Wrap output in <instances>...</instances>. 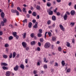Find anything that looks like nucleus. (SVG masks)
Returning <instances> with one entry per match:
<instances>
[{"mask_svg": "<svg viewBox=\"0 0 76 76\" xmlns=\"http://www.w3.org/2000/svg\"><path fill=\"white\" fill-rule=\"evenodd\" d=\"M72 43H75V39H72Z\"/></svg>", "mask_w": 76, "mask_h": 76, "instance_id": "nucleus-62", "label": "nucleus"}, {"mask_svg": "<svg viewBox=\"0 0 76 76\" xmlns=\"http://www.w3.org/2000/svg\"><path fill=\"white\" fill-rule=\"evenodd\" d=\"M1 65L2 66H7V64H6V63L2 62L1 63Z\"/></svg>", "mask_w": 76, "mask_h": 76, "instance_id": "nucleus-12", "label": "nucleus"}, {"mask_svg": "<svg viewBox=\"0 0 76 76\" xmlns=\"http://www.w3.org/2000/svg\"><path fill=\"white\" fill-rule=\"evenodd\" d=\"M25 22L26 23V22H27V20L26 19H25V20H23V23H25Z\"/></svg>", "mask_w": 76, "mask_h": 76, "instance_id": "nucleus-54", "label": "nucleus"}, {"mask_svg": "<svg viewBox=\"0 0 76 76\" xmlns=\"http://www.w3.org/2000/svg\"><path fill=\"white\" fill-rule=\"evenodd\" d=\"M23 37V38H25V37H26V33H23V34H22Z\"/></svg>", "mask_w": 76, "mask_h": 76, "instance_id": "nucleus-24", "label": "nucleus"}, {"mask_svg": "<svg viewBox=\"0 0 76 76\" xmlns=\"http://www.w3.org/2000/svg\"><path fill=\"white\" fill-rule=\"evenodd\" d=\"M3 57L4 58H7V55H3Z\"/></svg>", "mask_w": 76, "mask_h": 76, "instance_id": "nucleus-25", "label": "nucleus"}, {"mask_svg": "<svg viewBox=\"0 0 76 76\" xmlns=\"http://www.w3.org/2000/svg\"><path fill=\"white\" fill-rule=\"evenodd\" d=\"M9 39L10 40H11L12 39H13V37L11 36L9 37Z\"/></svg>", "mask_w": 76, "mask_h": 76, "instance_id": "nucleus-36", "label": "nucleus"}, {"mask_svg": "<svg viewBox=\"0 0 76 76\" xmlns=\"http://www.w3.org/2000/svg\"><path fill=\"white\" fill-rule=\"evenodd\" d=\"M22 44L24 48H26V42H22Z\"/></svg>", "mask_w": 76, "mask_h": 76, "instance_id": "nucleus-4", "label": "nucleus"}, {"mask_svg": "<svg viewBox=\"0 0 76 76\" xmlns=\"http://www.w3.org/2000/svg\"><path fill=\"white\" fill-rule=\"evenodd\" d=\"M19 66L16 65L15 67L14 68V70L15 71H17L19 69Z\"/></svg>", "mask_w": 76, "mask_h": 76, "instance_id": "nucleus-2", "label": "nucleus"}, {"mask_svg": "<svg viewBox=\"0 0 76 76\" xmlns=\"http://www.w3.org/2000/svg\"><path fill=\"white\" fill-rule=\"evenodd\" d=\"M13 6H14V4H13V3H12L11 4V7L13 8Z\"/></svg>", "mask_w": 76, "mask_h": 76, "instance_id": "nucleus-59", "label": "nucleus"}, {"mask_svg": "<svg viewBox=\"0 0 76 76\" xmlns=\"http://www.w3.org/2000/svg\"><path fill=\"white\" fill-rule=\"evenodd\" d=\"M17 33L16 32H15L14 33H13V35L14 37H15V36H17Z\"/></svg>", "mask_w": 76, "mask_h": 76, "instance_id": "nucleus-18", "label": "nucleus"}, {"mask_svg": "<svg viewBox=\"0 0 76 76\" xmlns=\"http://www.w3.org/2000/svg\"><path fill=\"white\" fill-rule=\"evenodd\" d=\"M26 10V8H23V12H25Z\"/></svg>", "mask_w": 76, "mask_h": 76, "instance_id": "nucleus-50", "label": "nucleus"}, {"mask_svg": "<svg viewBox=\"0 0 76 76\" xmlns=\"http://www.w3.org/2000/svg\"><path fill=\"white\" fill-rule=\"evenodd\" d=\"M21 69H22L23 70H24L25 69V66L23 64H21L20 66Z\"/></svg>", "mask_w": 76, "mask_h": 76, "instance_id": "nucleus-6", "label": "nucleus"}, {"mask_svg": "<svg viewBox=\"0 0 76 76\" xmlns=\"http://www.w3.org/2000/svg\"><path fill=\"white\" fill-rule=\"evenodd\" d=\"M47 23L48 25H50L51 23V21L50 20H48V21L47 22Z\"/></svg>", "mask_w": 76, "mask_h": 76, "instance_id": "nucleus-48", "label": "nucleus"}, {"mask_svg": "<svg viewBox=\"0 0 76 76\" xmlns=\"http://www.w3.org/2000/svg\"><path fill=\"white\" fill-rule=\"evenodd\" d=\"M39 33L40 34H42V29H40L39 30Z\"/></svg>", "mask_w": 76, "mask_h": 76, "instance_id": "nucleus-41", "label": "nucleus"}, {"mask_svg": "<svg viewBox=\"0 0 76 76\" xmlns=\"http://www.w3.org/2000/svg\"><path fill=\"white\" fill-rule=\"evenodd\" d=\"M12 53H10V58H11L12 57Z\"/></svg>", "mask_w": 76, "mask_h": 76, "instance_id": "nucleus-45", "label": "nucleus"}, {"mask_svg": "<svg viewBox=\"0 0 76 76\" xmlns=\"http://www.w3.org/2000/svg\"><path fill=\"white\" fill-rule=\"evenodd\" d=\"M33 73L34 75H35L37 73V71H36L34 70L33 72Z\"/></svg>", "mask_w": 76, "mask_h": 76, "instance_id": "nucleus-58", "label": "nucleus"}, {"mask_svg": "<svg viewBox=\"0 0 76 76\" xmlns=\"http://www.w3.org/2000/svg\"><path fill=\"white\" fill-rule=\"evenodd\" d=\"M71 26H73L74 25H75V23L71 22L70 23Z\"/></svg>", "mask_w": 76, "mask_h": 76, "instance_id": "nucleus-28", "label": "nucleus"}, {"mask_svg": "<svg viewBox=\"0 0 76 76\" xmlns=\"http://www.w3.org/2000/svg\"><path fill=\"white\" fill-rule=\"evenodd\" d=\"M58 51H61V47H59L58 48Z\"/></svg>", "mask_w": 76, "mask_h": 76, "instance_id": "nucleus-39", "label": "nucleus"}, {"mask_svg": "<svg viewBox=\"0 0 76 76\" xmlns=\"http://www.w3.org/2000/svg\"><path fill=\"white\" fill-rule=\"evenodd\" d=\"M57 8H56V9H55L54 10V13H57Z\"/></svg>", "mask_w": 76, "mask_h": 76, "instance_id": "nucleus-42", "label": "nucleus"}, {"mask_svg": "<svg viewBox=\"0 0 76 76\" xmlns=\"http://www.w3.org/2000/svg\"><path fill=\"white\" fill-rule=\"evenodd\" d=\"M9 50H8V49L7 48H6V50H5V51L6 52V53H8L9 52L8 51Z\"/></svg>", "mask_w": 76, "mask_h": 76, "instance_id": "nucleus-53", "label": "nucleus"}, {"mask_svg": "<svg viewBox=\"0 0 76 76\" xmlns=\"http://www.w3.org/2000/svg\"><path fill=\"white\" fill-rule=\"evenodd\" d=\"M17 10H19L20 12H22V10H21V9L19 7H18L17 8Z\"/></svg>", "mask_w": 76, "mask_h": 76, "instance_id": "nucleus-34", "label": "nucleus"}, {"mask_svg": "<svg viewBox=\"0 0 76 76\" xmlns=\"http://www.w3.org/2000/svg\"><path fill=\"white\" fill-rule=\"evenodd\" d=\"M10 72H7L6 73V75L7 76H10Z\"/></svg>", "mask_w": 76, "mask_h": 76, "instance_id": "nucleus-15", "label": "nucleus"}, {"mask_svg": "<svg viewBox=\"0 0 76 76\" xmlns=\"http://www.w3.org/2000/svg\"><path fill=\"white\" fill-rule=\"evenodd\" d=\"M50 47V43L49 42H47L44 45V47L45 48H48Z\"/></svg>", "mask_w": 76, "mask_h": 76, "instance_id": "nucleus-1", "label": "nucleus"}, {"mask_svg": "<svg viewBox=\"0 0 76 76\" xmlns=\"http://www.w3.org/2000/svg\"><path fill=\"white\" fill-rule=\"evenodd\" d=\"M26 51H28L29 50V47H26Z\"/></svg>", "mask_w": 76, "mask_h": 76, "instance_id": "nucleus-64", "label": "nucleus"}, {"mask_svg": "<svg viewBox=\"0 0 76 76\" xmlns=\"http://www.w3.org/2000/svg\"><path fill=\"white\" fill-rule=\"evenodd\" d=\"M58 66V63H56V64L54 65L55 66Z\"/></svg>", "mask_w": 76, "mask_h": 76, "instance_id": "nucleus-63", "label": "nucleus"}, {"mask_svg": "<svg viewBox=\"0 0 76 76\" xmlns=\"http://www.w3.org/2000/svg\"><path fill=\"white\" fill-rule=\"evenodd\" d=\"M16 10H14L13 9H12L11 10V12H12V13H16Z\"/></svg>", "mask_w": 76, "mask_h": 76, "instance_id": "nucleus-19", "label": "nucleus"}, {"mask_svg": "<svg viewBox=\"0 0 76 76\" xmlns=\"http://www.w3.org/2000/svg\"><path fill=\"white\" fill-rule=\"evenodd\" d=\"M30 35L31 38H34V33H31Z\"/></svg>", "mask_w": 76, "mask_h": 76, "instance_id": "nucleus-31", "label": "nucleus"}, {"mask_svg": "<svg viewBox=\"0 0 76 76\" xmlns=\"http://www.w3.org/2000/svg\"><path fill=\"white\" fill-rule=\"evenodd\" d=\"M37 19H39V15H38L37 16Z\"/></svg>", "mask_w": 76, "mask_h": 76, "instance_id": "nucleus-57", "label": "nucleus"}, {"mask_svg": "<svg viewBox=\"0 0 76 76\" xmlns=\"http://www.w3.org/2000/svg\"><path fill=\"white\" fill-rule=\"evenodd\" d=\"M52 19L54 21H55V20H56V17L54 15L52 16Z\"/></svg>", "mask_w": 76, "mask_h": 76, "instance_id": "nucleus-11", "label": "nucleus"}, {"mask_svg": "<svg viewBox=\"0 0 76 76\" xmlns=\"http://www.w3.org/2000/svg\"><path fill=\"white\" fill-rule=\"evenodd\" d=\"M37 35L38 37H42V34H41V33L38 34Z\"/></svg>", "mask_w": 76, "mask_h": 76, "instance_id": "nucleus-32", "label": "nucleus"}, {"mask_svg": "<svg viewBox=\"0 0 76 76\" xmlns=\"http://www.w3.org/2000/svg\"><path fill=\"white\" fill-rule=\"evenodd\" d=\"M52 26L53 28L55 27V26H56V24H55V23H53L52 25Z\"/></svg>", "mask_w": 76, "mask_h": 76, "instance_id": "nucleus-49", "label": "nucleus"}, {"mask_svg": "<svg viewBox=\"0 0 76 76\" xmlns=\"http://www.w3.org/2000/svg\"><path fill=\"white\" fill-rule=\"evenodd\" d=\"M75 11L74 10H72L71 11L70 13L71 15H74L75 14Z\"/></svg>", "mask_w": 76, "mask_h": 76, "instance_id": "nucleus-7", "label": "nucleus"}, {"mask_svg": "<svg viewBox=\"0 0 76 76\" xmlns=\"http://www.w3.org/2000/svg\"><path fill=\"white\" fill-rule=\"evenodd\" d=\"M16 53L15 52H14L13 53V58H15V56H16Z\"/></svg>", "mask_w": 76, "mask_h": 76, "instance_id": "nucleus-13", "label": "nucleus"}, {"mask_svg": "<svg viewBox=\"0 0 76 76\" xmlns=\"http://www.w3.org/2000/svg\"><path fill=\"white\" fill-rule=\"evenodd\" d=\"M3 21H4V23H6V21H7V19L6 18H4L3 19Z\"/></svg>", "mask_w": 76, "mask_h": 76, "instance_id": "nucleus-40", "label": "nucleus"}, {"mask_svg": "<svg viewBox=\"0 0 76 76\" xmlns=\"http://www.w3.org/2000/svg\"><path fill=\"white\" fill-rule=\"evenodd\" d=\"M43 67L45 69L47 68V65L46 64L44 65L43 66Z\"/></svg>", "mask_w": 76, "mask_h": 76, "instance_id": "nucleus-27", "label": "nucleus"}, {"mask_svg": "<svg viewBox=\"0 0 76 76\" xmlns=\"http://www.w3.org/2000/svg\"><path fill=\"white\" fill-rule=\"evenodd\" d=\"M36 9H37V10H39L40 9V6L37 5L36 7Z\"/></svg>", "mask_w": 76, "mask_h": 76, "instance_id": "nucleus-22", "label": "nucleus"}, {"mask_svg": "<svg viewBox=\"0 0 76 76\" xmlns=\"http://www.w3.org/2000/svg\"><path fill=\"white\" fill-rule=\"evenodd\" d=\"M66 45L68 47H70V43L69 42H67L66 43Z\"/></svg>", "mask_w": 76, "mask_h": 76, "instance_id": "nucleus-17", "label": "nucleus"}, {"mask_svg": "<svg viewBox=\"0 0 76 76\" xmlns=\"http://www.w3.org/2000/svg\"><path fill=\"white\" fill-rule=\"evenodd\" d=\"M56 15L57 16H60V13L59 12H56Z\"/></svg>", "mask_w": 76, "mask_h": 76, "instance_id": "nucleus-46", "label": "nucleus"}, {"mask_svg": "<svg viewBox=\"0 0 76 76\" xmlns=\"http://www.w3.org/2000/svg\"><path fill=\"white\" fill-rule=\"evenodd\" d=\"M32 22L34 23H35L36 22V20H33L32 21Z\"/></svg>", "mask_w": 76, "mask_h": 76, "instance_id": "nucleus-55", "label": "nucleus"}, {"mask_svg": "<svg viewBox=\"0 0 76 76\" xmlns=\"http://www.w3.org/2000/svg\"><path fill=\"white\" fill-rule=\"evenodd\" d=\"M61 63L63 66H64L65 65V63H64V61H62Z\"/></svg>", "mask_w": 76, "mask_h": 76, "instance_id": "nucleus-16", "label": "nucleus"}, {"mask_svg": "<svg viewBox=\"0 0 76 76\" xmlns=\"http://www.w3.org/2000/svg\"><path fill=\"white\" fill-rule=\"evenodd\" d=\"M15 13H16V15L17 16H19V13L17 10L16 11Z\"/></svg>", "mask_w": 76, "mask_h": 76, "instance_id": "nucleus-33", "label": "nucleus"}, {"mask_svg": "<svg viewBox=\"0 0 76 76\" xmlns=\"http://www.w3.org/2000/svg\"><path fill=\"white\" fill-rule=\"evenodd\" d=\"M40 41L41 42H43L44 41V39H40Z\"/></svg>", "mask_w": 76, "mask_h": 76, "instance_id": "nucleus-44", "label": "nucleus"}, {"mask_svg": "<svg viewBox=\"0 0 76 76\" xmlns=\"http://www.w3.org/2000/svg\"><path fill=\"white\" fill-rule=\"evenodd\" d=\"M56 39V38L54 37H53L52 38V41H55V40Z\"/></svg>", "mask_w": 76, "mask_h": 76, "instance_id": "nucleus-37", "label": "nucleus"}, {"mask_svg": "<svg viewBox=\"0 0 76 76\" xmlns=\"http://www.w3.org/2000/svg\"><path fill=\"white\" fill-rule=\"evenodd\" d=\"M40 63H42V61H39L37 63V64L38 66H40Z\"/></svg>", "mask_w": 76, "mask_h": 76, "instance_id": "nucleus-29", "label": "nucleus"}, {"mask_svg": "<svg viewBox=\"0 0 76 76\" xmlns=\"http://www.w3.org/2000/svg\"><path fill=\"white\" fill-rule=\"evenodd\" d=\"M59 27L62 31H64V27H63V26L62 25L60 24L59 25Z\"/></svg>", "mask_w": 76, "mask_h": 76, "instance_id": "nucleus-3", "label": "nucleus"}, {"mask_svg": "<svg viewBox=\"0 0 76 76\" xmlns=\"http://www.w3.org/2000/svg\"><path fill=\"white\" fill-rule=\"evenodd\" d=\"M48 14L49 15H53V12L51 10H50L48 12Z\"/></svg>", "mask_w": 76, "mask_h": 76, "instance_id": "nucleus-9", "label": "nucleus"}, {"mask_svg": "<svg viewBox=\"0 0 76 76\" xmlns=\"http://www.w3.org/2000/svg\"><path fill=\"white\" fill-rule=\"evenodd\" d=\"M47 5L48 7H50V6H51V3L50 2H48L47 4Z\"/></svg>", "mask_w": 76, "mask_h": 76, "instance_id": "nucleus-20", "label": "nucleus"}, {"mask_svg": "<svg viewBox=\"0 0 76 76\" xmlns=\"http://www.w3.org/2000/svg\"><path fill=\"white\" fill-rule=\"evenodd\" d=\"M1 25H2V26H4V22L3 21H1Z\"/></svg>", "mask_w": 76, "mask_h": 76, "instance_id": "nucleus-38", "label": "nucleus"}, {"mask_svg": "<svg viewBox=\"0 0 76 76\" xmlns=\"http://www.w3.org/2000/svg\"><path fill=\"white\" fill-rule=\"evenodd\" d=\"M1 15L2 18H4V13L3 12H2L1 13Z\"/></svg>", "mask_w": 76, "mask_h": 76, "instance_id": "nucleus-10", "label": "nucleus"}, {"mask_svg": "<svg viewBox=\"0 0 76 76\" xmlns=\"http://www.w3.org/2000/svg\"><path fill=\"white\" fill-rule=\"evenodd\" d=\"M3 35V31H0V36Z\"/></svg>", "mask_w": 76, "mask_h": 76, "instance_id": "nucleus-43", "label": "nucleus"}, {"mask_svg": "<svg viewBox=\"0 0 76 76\" xmlns=\"http://www.w3.org/2000/svg\"><path fill=\"white\" fill-rule=\"evenodd\" d=\"M66 72L67 73H69V72H70V69L69 68L67 69L66 70Z\"/></svg>", "mask_w": 76, "mask_h": 76, "instance_id": "nucleus-26", "label": "nucleus"}, {"mask_svg": "<svg viewBox=\"0 0 76 76\" xmlns=\"http://www.w3.org/2000/svg\"><path fill=\"white\" fill-rule=\"evenodd\" d=\"M2 69L4 70H7V67H6L5 66H2Z\"/></svg>", "mask_w": 76, "mask_h": 76, "instance_id": "nucleus-30", "label": "nucleus"}, {"mask_svg": "<svg viewBox=\"0 0 76 76\" xmlns=\"http://www.w3.org/2000/svg\"><path fill=\"white\" fill-rule=\"evenodd\" d=\"M32 23H29V24H28V27H29V28H31V26H32Z\"/></svg>", "mask_w": 76, "mask_h": 76, "instance_id": "nucleus-21", "label": "nucleus"}, {"mask_svg": "<svg viewBox=\"0 0 76 76\" xmlns=\"http://www.w3.org/2000/svg\"><path fill=\"white\" fill-rule=\"evenodd\" d=\"M4 46L5 47H9V45L7 44H6Z\"/></svg>", "mask_w": 76, "mask_h": 76, "instance_id": "nucleus-52", "label": "nucleus"}, {"mask_svg": "<svg viewBox=\"0 0 76 76\" xmlns=\"http://www.w3.org/2000/svg\"><path fill=\"white\" fill-rule=\"evenodd\" d=\"M48 35L49 37L51 36L52 34H51V32H48Z\"/></svg>", "mask_w": 76, "mask_h": 76, "instance_id": "nucleus-35", "label": "nucleus"}, {"mask_svg": "<svg viewBox=\"0 0 76 76\" xmlns=\"http://www.w3.org/2000/svg\"><path fill=\"white\" fill-rule=\"evenodd\" d=\"M37 50H38V51H40V50H41L39 47H38L37 48Z\"/></svg>", "mask_w": 76, "mask_h": 76, "instance_id": "nucleus-56", "label": "nucleus"}, {"mask_svg": "<svg viewBox=\"0 0 76 76\" xmlns=\"http://www.w3.org/2000/svg\"><path fill=\"white\" fill-rule=\"evenodd\" d=\"M54 61H50V64H53V63H54Z\"/></svg>", "mask_w": 76, "mask_h": 76, "instance_id": "nucleus-51", "label": "nucleus"}, {"mask_svg": "<svg viewBox=\"0 0 76 76\" xmlns=\"http://www.w3.org/2000/svg\"><path fill=\"white\" fill-rule=\"evenodd\" d=\"M15 37L16 38V39H19V36L17 35L16 36H15Z\"/></svg>", "mask_w": 76, "mask_h": 76, "instance_id": "nucleus-47", "label": "nucleus"}, {"mask_svg": "<svg viewBox=\"0 0 76 76\" xmlns=\"http://www.w3.org/2000/svg\"><path fill=\"white\" fill-rule=\"evenodd\" d=\"M25 62L26 63H28V59H26L25 60Z\"/></svg>", "mask_w": 76, "mask_h": 76, "instance_id": "nucleus-60", "label": "nucleus"}, {"mask_svg": "<svg viewBox=\"0 0 76 76\" xmlns=\"http://www.w3.org/2000/svg\"><path fill=\"white\" fill-rule=\"evenodd\" d=\"M64 20H66L67 19V14H65L64 15Z\"/></svg>", "mask_w": 76, "mask_h": 76, "instance_id": "nucleus-5", "label": "nucleus"}, {"mask_svg": "<svg viewBox=\"0 0 76 76\" xmlns=\"http://www.w3.org/2000/svg\"><path fill=\"white\" fill-rule=\"evenodd\" d=\"M35 41H33L31 42V45H35Z\"/></svg>", "mask_w": 76, "mask_h": 76, "instance_id": "nucleus-14", "label": "nucleus"}, {"mask_svg": "<svg viewBox=\"0 0 76 76\" xmlns=\"http://www.w3.org/2000/svg\"><path fill=\"white\" fill-rule=\"evenodd\" d=\"M38 25V22H36L35 23V25L33 27L34 28H38V26L37 25Z\"/></svg>", "mask_w": 76, "mask_h": 76, "instance_id": "nucleus-8", "label": "nucleus"}, {"mask_svg": "<svg viewBox=\"0 0 76 76\" xmlns=\"http://www.w3.org/2000/svg\"><path fill=\"white\" fill-rule=\"evenodd\" d=\"M28 13L29 14H31L32 13V11L31 10H29L28 11Z\"/></svg>", "mask_w": 76, "mask_h": 76, "instance_id": "nucleus-61", "label": "nucleus"}, {"mask_svg": "<svg viewBox=\"0 0 76 76\" xmlns=\"http://www.w3.org/2000/svg\"><path fill=\"white\" fill-rule=\"evenodd\" d=\"M33 16H37V14L35 12H34L32 13Z\"/></svg>", "mask_w": 76, "mask_h": 76, "instance_id": "nucleus-23", "label": "nucleus"}]
</instances>
